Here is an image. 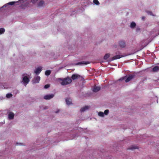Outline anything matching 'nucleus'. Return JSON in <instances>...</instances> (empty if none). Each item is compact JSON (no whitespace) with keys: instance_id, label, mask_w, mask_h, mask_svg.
<instances>
[{"instance_id":"13","label":"nucleus","mask_w":159,"mask_h":159,"mask_svg":"<svg viewBox=\"0 0 159 159\" xmlns=\"http://www.w3.org/2000/svg\"><path fill=\"white\" fill-rule=\"evenodd\" d=\"M89 108V107L88 106H86L81 109L80 111L81 112H84L86 110L88 109Z\"/></svg>"},{"instance_id":"20","label":"nucleus","mask_w":159,"mask_h":159,"mask_svg":"<svg viewBox=\"0 0 159 159\" xmlns=\"http://www.w3.org/2000/svg\"><path fill=\"white\" fill-rule=\"evenodd\" d=\"M5 31V29L3 28H1L0 29V34H3Z\"/></svg>"},{"instance_id":"5","label":"nucleus","mask_w":159,"mask_h":159,"mask_svg":"<svg viewBox=\"0 0 159 159\" xmlns=\"http://www.w3.org/2000/svg\"><path fill=\"white\" fill-rule=\"evenodd\" d=\"M53 94H48L45 95L44 97V98L46 100H49L52 98L54 97Z\"/></svg>"},{"instance_id":"7","label":"nucleus","mask_w":159,"mask_h":159,"mask_svg":"<svg viewBox=\"0 0 159 159\" xmlns=\"http://www.w3.org/2000/svg\"><path fill=\"white\" fill-rule=\"evenodd\" d=\"M119 46L121 48H124L125 46V42L123 40H120L119 42Z\"/></svg>"},{"instance_id":"21","label":"nucleus","mask_w":159,"mask_h":159,"mask_svg":"<svg viewBox=\"0 0 159 159\" xmlns=\"http://www.w3.org/2000/svg\"><path fill=\"white\" fill-rule=\"evenodd\" d=\"M51 74V71L50 70H47L45 72V74L47 75H49Z\"/></svg>"},{"instance_id":"29","label":"nucleus","mask_w":159,"mask_h":159,"mask_svg":"<svg viewBox=\"0 0 159 159\" xmlns=\"http://www.w3.org/2000/svg\"><path fill=\"white\" fill-rule=\"evenodd\" d=\"M148 13H149L151 15L153 16L152 12L151 11H149Z\"/></svg>"},{"instance_id":"9","label":"nucleus","mask_w":159,"mask_h":159,"mask_svg":"<svg viewBox=\"0 0 159 159\" xmlns=\"http://www.w3.org/2000/svg\"><path fill=\"white\" fill-rule=\"evenodd\" d=\"M66 103L67 105H70L72 104L71 99L70 98H67L66 99Z\"/></svg>"},{"instance_id":"3","label":"nucleus","mask_w":159,"mask_h":159,"mask_svg":"<svg viewBox=\"0 0 159 159\" xmlns=\"http://www.w3.org/2000/svg\"><path fill=\"white\" fill-rule=\"evenodd\" d=\"M135 76V75H129V76L128 77H127L126 80H125V82L126 83H127L129 82Z\"/></svg>"},{"instance_id":"19","label":"nucleus","mask_w":159,"mask_h":159,"mask_svg":"<svg viewBox=\"0 0 159 159\" xmlns=\"http://www.w3.org/2000/svg\"><path fill=\"white\" fill-rule=\"evenodd\" d=\"M136 26V24L134 22H132L130 24V27L131 28H134Z\"/></svg>"},{"instance_id":"1","label":"nucleus","mask_w":159,"mask_h":159,"mask_svg":"<svg viewBox=\"0 0 159 159\" xmlns=\"http://www.w3.org/2000/svg\"><path fill=\"white\" fill-rule=\"evenodd\" d=\"M59 80L61 81V84L62 85H67L72 82L71 79L68 77L63 79L60 78Z\"/></svg>"},{"instance_id":"11","label":"nucleus","mask_w":159,"mask_h":159,"mask_svg":"<svg viewBox=\"0 0 159 159\" xmlns=\"http://www.w3.org/2000/svg\"><path fill=\"white\" fill-rule=\"evenodd\" d=\"M14 114L12 112H10L8 115V118L10 120H12L14 118Z\"/></svg>"},{"instance_id":"14","label":"nucleus","mask_w":159,"mask_h":159,"mask_svg":"<svg viewBox=\"0 0 159 159\" xmlns=\"http://www.w3.org/2000/svg\"><path fill=\"white\" fill-rule=\"evenodd\" d=\"M44 4V1H41L39 2L38 4V6L39 7H42L43 6Z\"/></svg>"},{"instance_id":"12","label":"nucleus","mask_w":159,"mask_h":159,"mask_svg":"<svg viewBox=\"0 0 159 159\" xmlns=\"http://www.w3.org/2000/svg\"><path fill=\"white\" fill-rule=\"evenodd\" d=\"M40 79V77L39 76H38L36 77L35 78L34 82V83H38L39 82Z\"/></svg>"},{"instance_id":"8","label":"nucleus","mask_w":159,"mask_h":159,"mask_svg":"<svg viewBox=\"0 0 159 159\" xmlns=\"http://www.w3.org/2000/svg\"><path fill=\"white\" fill-rule=\"evenodd\" d=\"M101 88L99 86H97L96 85H95L94 86L93 89V91L95 92H97L100 90Z\"/></svg>"},{"instance_id":"25","label":"nucleus","mask_w":159,"mask_h":159,"mask_svg":"<svg viewBox=\"0 0 159 159\" xmlns=\"http://www.w3.org/2000/svg\"><path fill=\"white\" fill-rule=\"evenodd\" d=\"M109 111L108 110H105L103 113H104V115L105 114L106 115H107L109 112Z\"/></svg>"},{"instance_id":"4","label":"nucleus","mask_w":159,"mask_h":159,"mask_svg":"<svg viewBox=\"0 0 159 159\" xmlns=\"http://www.w3.org/2000/svg\"><path fill=\"white\" fill-rule=\"evenodd\" d=\"M124 57V56L121 55H117L114 56L111 59V61H113L117 59H119L121 57Z\"/></svg>"},{"instance_id":"2","label":"nucleus","mask_w":159,"mask_h":159,"mask_svg":"<svg viewBox=\"0 0 159 159\" xmlns=\"http://www.w3.org/2000/svg\"><path fill=\"white\" fill-rule=\"evenodd\" d=\"M80 78H82V76L80 75L76 74H74L72 75L71 76V79L73 80H75L76 79H79Z\"/></svg>"},{"instance_id":"23","label":"nucleus","mask_w":159,"mask_h":159,"mask_svg":"<svg viewBox=\"0 0 159 159\" xmlns=\"http://www.w3.org/2000/svg\"><path fill=\"white\" fill-rule=\"evenodd\" d=\"M98 115L100 116L103 117L104 116V113L100 111L98 112Z\"/></svg>"},{"instance_id":"15","label":"nucleus","mask_w":159,"mask_h":159,"mask_svg":"<svg viewBox=\"0 0 159 159\" xmlns=\"http://www.w3.org/2000/svg\"><path fill=\"white\" fill-rule=\"evenodd\" d=\"M89 63V61H81L78 63L77 64V65H81V64H84L87 65Z\"/></svg>"},{"instance_id":"26","label":"nucleus","mask_w":159,"mask_h":159,"mask_svg":"<svg viewBox=\"0 0 159 159\" xmlns=\"http://www.w3.org/2000/svg\"><path fill=\"white\" fill-rule=\"evenodd\" d=\"M137 148V147L136 146H132L131 148H129V149H134Z\"/></svg>"},{"instance_id":"24","label":"nucleus","mask_w":159,"mask_h":159,"mask_svg":"<svg viewBox=\"0 0 159 159\" xmlns=\"http://www.w3.org/2000/svg\"><path fill=\"white\" fill-rule=\"evenodd\" d=\"M6 96L7 98H9L12 96V95L11 93H7L6 94Z\"/></svg>"},{"instance_id":"22","label":"nucleus","mask_w":159,"mask_h":159,"mask_svg":"<svg viewBox=\"0 0 159 159\" xmlns=\"http://www.w3.org/2000/svg\"><path fill=\"white\" fill-rule=\"evenodd\" d=\"M93 2L96 5H99L100 4L98 0H93Z\"/></svg>"},{"instance_id":"32","label":"nucleus","mask_w":159,"mask_h":159,"mask_svg":"<svg viewBox=\"0 0 159 159\" xmlns=\"http://www.w3.org/2000/svg\"><path fill=\"white\" fill-rule=\"evenodd\" d=\"M59 111V110H58V111H57L56 112V113H58Z\"/></svg>"},{"instance_id":"17","label":"nucleus","mask_w":159,"mask_h":159,"mask_svg":"<svg viewBox=\"0 0 159 159\" xmlns=\"http://www.w3.org/2000/svg\"><path fill=\"white\" fill-rule=\"evenodd\" d=\"M16 3L15 2H8L7 4H6L3 6V7H6L7 5H12Z\"/></svg>"},{"instance_id":"31","label":"nucleus","mask_w":159,"mask_h":159,"mask_svg":"<svg viewBox=\"0 0 159 159\" xmlns=\"http://www.w3.org/2000/svg\"><path fill=\"white\" fill-rule=\"evenodd\" d=\"M118 53H120L119 52H116V54H118Z\"/></svg>"},{"instance_id":"6","label":"nucleus","mask_w":159,"mask_h":159,"mask_svg":"<svg viewBox=\"0 0 159 159\" xmlns=\"http://www.w3.org/2000/svg\"><path fill=\"white\" fill-rule=\"evenodd\" d=\"M42 67H39L37 68L34 71V73L37 75L39 74L41 71Z\"/></svg>"},{"instance_id":"27","label":"nucleus","mask_w":159,"mask_h":159,"mask_svg":"<svg viewBox=\"0 0 159 159\" xmlns=\"http://www.w3.org/2000/svg\"><path fill=\"white\" fill-rule=\"evenodd\" d=\"M50 87V85L49 84H47L45 85L44 86V88L45 89H47Z\"/></svg>"},{"instance_id":"10","label":"nucleus","mask_w":159,"mask_h":159,"mask_svg":"<svg viewBox=\"0 0 159 159\" xmlns=\"http://www.w3.org/2000/svg\"><path fill=\"white\" fill-rule=\"evenodd\" d=\"M23 81L26 84H27L29 82L28 78L26 76H24L23 79Z\"/></svg>"},{"instance_id":"30","label":"nucleus","mask_w":159,"mask_h":159,"mask_svg":"<svg viewBox=\"0 0 159 159\" xmlns=\"http://www.w3.org/2000/svg\"><path fill=\"white\" fill-rule=\"evenodd\" d=\"M144 18H145V17L144 16H143L142 17V19L143 20H144Z\"/></svg>"},{"instance_id":"18","label":"nucleus","mask_w":159,"mask_h":159,"mask_svg":"<svg viewBox=\"0 0 159 159\" xmlns=\"http://www.w3.org/2000/svg\"><path fill=\"white\" fill-rule=\"evenodd\" d=\"M110 54L109 53L106 54L104 57V59L105 60H107L110 57Z\"/></svg>"},{"instance_id":"28","label":"nucleus","mask_w":159,"mask_h":159,"mask_svg":"<svg viewBox=\"0 0 159 159\" xmlns=\"http://www.w3.org/2000/svg\"><path fill=\"white\" fill-rule=\"evenodd\" d=\"M127 76L126 75L125 76H124V77H122V78H120V79L119 80H124V79H125L126 78H127Z\"/></svg>"},{"instance_id":"16","label":"nucleus","mask_w":159,"mask_h":159,"mask_svg":"<svg viewBox=\"0 0 159 159\" xmlns=\"http://www.w3.org/2000/svg\"><path fill=\"white\" fill-rule=\"evenodd\" d=\"M159 70V67L158 66H154L152 69V71L153 72H156Z\"/></svg>"}]
</instances>
